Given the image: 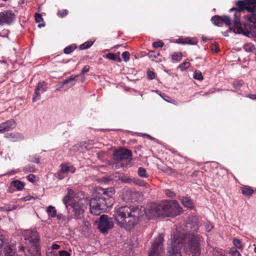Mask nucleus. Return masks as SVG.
I'll return each instance as SVG.
<instances>
[{
    "label": "nucleus",
    "instance_id": "nucleus-1",
    "mask_svg": "<svg viewBox=\"0 0 256 256\" xmlns=\"http://www.w3.org/2000/svg\"><path fill=\"white\" fill-rule=\"evenodd\" d=\"M182 212V209L176 200H164L159 204H152L146 208L142 206H124L116 212L115 220L121 228L130 230L138 224L139 219L150 220L156 217H174Z\"/></svg>",
    "mask_w": 256,
    "mask_h": 256
},
{
    "label": "nucleus",
    "instance_id": "nucleus-2",
    "mask_svg": "<svg viewBox=\"0 0 256 256\" xmlns=\"http://www.w3.org/2000/svg\"><path fill=\"white\" fill-rule=\"evenodd\" d=\"M237 8H232L230 10V12L235 10L234 20V32L236 34H242L247 36L250 33L254 28L253 24H242L240 22V12L244 10L249 12H253L256 10V0H244L236 2V4Z\"/></svg>",
    "mask_w": 256,
    "mask_h": 256
},
{
    "label": "nucleus",
    "instance_id": "nucleus-3",
    "mask_svg": "<svg viewBox=\"0 0 256 256\" xmlns=\"http://www.w3.org/2000/svg\"><path fill=\"white\" fill-rule=\"evenodd\" d=\"M68 194L63 198L62 201L67 208L69 205L72 206L73 212L77 218L81 219L84 216V200L75 198L74 196V191L70 188H68Z\"/></svg>",
    "mask_w": 256,
    "mask_h": 256
},
{
    "label": "nucleus",
    "instance_id": "nucleus-4",
    "mask_svg": "<svg viewBox=\"0 0 256 256\" xmlns=\"http://www.w3.org/2000/svg\"><path fill=\"white\" fill-rule=\"evenodd\" d=\"M202 242L200 236L193 234H190L188 246L184 248L185 253L192 256H200Z\"/></svg>",
    "mask_w": 256,
    "mask_h": 256
},
{
    "label": "nucleus",
    "instance_id": "nucleus-5",
    "mask_svg": "<svg viewBox=\"0 0 256 256\" xmlns=\"http://www.w3.org/2000/svg\"><path fill=\"white\" fill-rule=\"evenodd\" d=\"M183 238L180 234H176L168 248V256H182L180 250L182 246Z\"/></svg>",
    "mask_w": 256,
    "mask_h": 256
},
{
    "label": "nucleus",
    "instance_id": "nucleus-6",
    "mask_svg": "<svg viewBox=\"0 0 256 256\" xmlns=\"http://www.w3.org/2000/svg\"><path fill=\"white\" fill-rule=\"evenodd\" d=\"M107 205L103 199L92 198L90 202V212L94 215H100L106 210Z\"/></svg>",
    "mask_w": 256,
    "mask_h": 256
},
{
    "label": "nucleus",
    "instance_id": "nucleus-7",
    "mask_svg": "<svg viewBox=\"0 0 256 256\" xmlns=\"http://www.w3.org/2000/svg\"><path fill=\"white\" fill-rule=\"evenodd\" d=\"M163 236L159 235L152 244L148 256H164V251L162 248Z\"/></svg>",
    "mask_w": 256,
    "mask_h": 256
},
{
    "label": "nucleus",
    "instance_id": "nucleus-8",
    "mask_svg": "<svg viewBox=\"0 0 256 256\" xmlns=\"http://www.w3.org/2000/svg\"><path fill=\"white\" fill-rule=\"evenodd\" d=\"M114 224L111 218L106 215H102L98 221V228L100 231L104 234L113 228Z\"/></svg>",
    "mask_w": 256,
    "mask_h": 256
},
{
    "label": "nucleus",
    "instance_id": "nucleus-9",
    "mask_svg": "<svg viewBox=\"0 0 256 256\" xmlns=\"http://www.w3.org/2000/svg\"><path fill=\"white\" fill-rule=\"evenodd\" d=\"M24 237L32 246H36L40 240V236L36 231L34 230H26L24 232Z\"/></svg>",
    "mask_w": 256,
    "mask_h": 256
},
{
    "label": "nucleus",
    "instance_id": "nucleus-10",
    "mask_svg": "<svg viewBox=\"0 0 256 256\" xmlns=\"http://www.w3.org/2000/svg\"><path fill=\"white\" fill-rule=\"evenodd\" d=\"M47 83L44 81L38 83L36 87L34 94L32 98V102L40 100V92H44L46 90Z\"/></svg>",
    "mask_w": 256,
    "mask_h": 256
},
{
    "label": "nucleus",
    "instance_id": "nucleus-11",
    "mask_svg": "<svg viewBox=\"0 0 256 256\" xmlns=\"http://www.w3.org/2000/svg\"><path fill=\"white\" fill-rule=\"evenodd\" d=\"M211 20L214 25L218 26H222L223 23L229 26L231 24L230 17L226 16H215L212 18Z\"/></svg>",
    "mask_w": 256,
    "mask_h": 256
},
{
    "label": "nucleus",
    "instance_id": "nucleus-12",
    "mask_svg": "<svg viewBox=\"0 0 256 256\" xmlns=\"http://www.w3.org/2000/svg\"><path fill=\"white\" fill-rule=\"evenodd\" d=\"M116 160H121L128 159L132 156L130 151L126 149H120L116 150L113 154Z\"/></svg>",
    "mask_w": 256,
    "mask_h": 256
},
{
    "label": "nucleus",
    "instance_id": "nucleus-13",
    "mask_svg": "<svg viewBox=\"0 0 256 256\" xmlns=\"http://www.w3.org/2000/svg\"><path fill=\"white\" fill-rule=\"evenodd\" d=\"M14 20V15L10 12L4 11L0 12V24L11 23Z\"/></svg>",
    "mask_w": 256,
    "mask_h": 256
},
{
    "label": "nucleus",
    "instance_id": "nucleus-14",
    "mask_svg": "<svg viewBox=\"0 0 256 256\" xmlns=\"http://www.w3.org/2000/svg\"><path fill=\"white\" fill-rule=\"evenodd\" d=\"M102 194V197L100 199H103L104 202L108 198L112 197L114 193V190L112 188H109L106 189H102V192H100Z\"/></svg>",
    "mask_w": 256,
    "mask_h": 256
},
{
    "label": "nucleus",
    "instance_id": "nucleus-15",
    "mask_svg": "<svg viewBox=\"0 0 256 256\" xmlns=\"http://www.w3.org/2000/svg\"><path fill=\"white\" fill-rule=\"evenodd\" d=\"M182 204L190 209H193L194 208V204L192 200L189 197H184L181 200Z\"/></svg>",
    "mask_w": 256,
    "mask_h": 256
},
{
    "label": "nucleus",
    "instance_id": "nucleus-16",
    "mask_svg": "<svg viewBox=\"0 0 256 256\" xmlns=\"http://www.w3.org/2000/svg\"><path fill=\"white\" fill-rule=\"evenodd\" d=\"M244 50L248 52H252L256 55V48L251 42H246L243 46Z\"/></svg>",
    "mask_w": 256,
    "mask_h": 256
},
{
    "label": "nucleus",
    "instance_id": "nucleus-17",
    "mask_svg": "<svg viewBox=\"0 0 256 256\" xmlns=\"http://www.w3.org/2000/svg\"><path fill=\"white\" fill-rule=\"evenodd\" d=\"M6 132L9 131L16 127V122L13 120H8L2 123Z\"/></svg>",
    "mask_w": 256,
    "mask_h": 256
},
{
    "label": "nucleus",
    "instance_id": "nucleus-18",
    "mask_svg": "<svg viewBox=\"0 0 256 256\" xmlns=\"http://www.w3.org/2000/svg\"><path fill=\"white\" fill-rule=\"evenodd\" d=\"M46 211L49 217L55 218L56 216V210L54 206H50L46 207Z\"/></svg>",
    "mask_w": 256,
    "mask_h": 256
},
{
    "label": "nucleus",
    "instance_id": "nucleus-19",
    "mask_svg": "<svg viewBox=\"0 0 256 256\" xmlns=\"http://www.w3.org/2000/svg\"><path fill=\"white\" fill-rule=\"evenodd\" d=\"M60 167V170L64 173L68 172L69 171H70L71 173H74L75 172V168L72 166H68V164H62Z\"/></svg>",
    "mask_w": 256,
    "mask_h": 256
},
{
    "label": "nucleus",
    "instance_id": "nucleus-20",
    "mask_svg": "<svg viewBox=\"0 0 256 256\" xmlns=\"http://www.w3.org/2000/svg\"><path fill=\"white\" fill-rule=\"evenodd\" d=\"M12 184L18 190H22L24 189V184L19 180H14L12 182Z\"/></svg>",
    "mask_w": 256,
    "mask_h": 256
},
{
    "label": "nucleus",
    "instance_id": "nucleus-21",
    "mask_svg": "<svg viewBox=\"0 0 256 256\" xmlns=\"http://www.w3.org/2000/svg\"><path fill=\"white\" fill-rule=\"evenodd\" d=\"M5 256H18L16 250L11 246H8L4 250Z\"/></svg>",
    "mask_w": 256,
    "mask_h": 256
},
{
    "label": "nucleus",
    "instance_id": "nucleus-22",
    "mask_svg": "<svg viewBox=\"0 0 256 256\" xmlns=\"http://www.w3.org/2000/svg\"><path fill=\"white\" fill-rule=\"evenodd\" d=\"M251 12L250 14L244 16V18L248 22L255 24L256 23V12Z\"/></svg>",
    "mask_w": 256,
    "mask_h": 256
},
{
    "label": "nucleus",
    "instance_id": "nucleus-23",
    "mask_svg": "<svg viewBox=\"0 0 256 256\" xmlns=\"http://www.w3.org/2000/svg\"><path fill=\"white\" fill-rule=\"evenodd\" d=\"M242 194L245 196H250L254 192V190L247 186L242 188Z\"/></svg>",
    "mask_w": 256,
    "mask_h": 256
},
{
    "label": "nucleus",
    "instance_id": "nucleus-24",
    "mask_svg": "<svg viewBox=\"0 0 256 256\" xmlns=\"http://www.w3.org/2000/svg\"><path fill=\"white\" fill-rule=\"evenodd\" d=\"M5 137L12 142H16L20 138L18 134L14 133L7 134L5 135Z\"/></svg>",
    "mask_w": 256,
    "mask_h": 256
},
{
    "label": "nucleus",
    "instance_id": "nucleus-25",
    "mask_svg": "<svg viewBox=\"0 0 256 256\" xmlns=\"http://www.w3.org/2000/svg\"><path fill=\"white\" fill-rule=\"evenodd\" d=\"M197 44V40L196 38H184V44L195 45Z\"/></svg>",
    "mask_w": 256,
    "mask_h": 256
},
{
    "label": "nucleus",
    "instance_id": "nucleus-26",
    "mask_svg": "<svg viewBox=\"0 0 256 256\" xmlns=\"http://www.w3.org/2000/svg\"><path fill=\"white\" fill-rule=\"evenodd\" d=\"M35 20H36V22H37V23H40V22H43V18H42L41 14H35ZM44 26V24H38V26L39 28H41L42 26Z\"/></svg>",
    "mask_w": 256,
    "mask_h": 256
},
{
    "label": "nucleus",
    "instance_id": "nucleus-27",
    "mask_svg": "<svg viewBox=\"0 0 256 256\" xmlns=\"http://www.w3.org/2000/svg\"><path fill=\"white\" fill-rule=\"evenodd\" d=\"M138 176L141 178H148V175L146 174V170L145 168L140 167L138 169Z\"/></svg>",
    "mask_w": 256,
    "mask_h": 256
},
{
    "label": "nucleus",
    "instance_id": "nucleus-28",
    "mask_svg": "<svg viewBox=\"0 0 256 256\" xmlns=\"http://www.w3.org/2000/svg\"><path fill=\"white\" fill-rule=\"evenodd\" d=\"M106 57L110 60H116L118 62H120L121 61L120 58V57L116 58L115 54L113 53H108L106 56Z\"/></svg>",
    "mask_w": 256,
    "mask_h": 256
},
{
    "label": "nucleus",
    "instance_id": "nucleus-29",
    "mask_svg": "<svg viewBox=\"0 0 256 256\" xmlns=\"http://www.w3.org/2000/svg\"><path fill=\"white\" fill-rule=\"evenodd\" d=\"M93 44V42L92 41H87L83 44L80 46V50H85L90 48Z\"/></svg>",
    "mask_w": 256,
    "mask_h": 256
},
{
    "label": "nucleus",
    "instance_id": "nucleus-30",
    "mask_svg": "<svg viewBox=\"0 0 256 256\" xmlns=\"http://www.w3.org/2000/svg\"><path fill=\"white\" fill-rule=\"evenodd\" d=\"M233 244L236 248L239 249H242L244 248V245L242 242L238 239H234L233 240Z\"/></svg>",
    "mask_w": 256,
    "mask_h": 256
},
{
    "label": "nucleus",
    "instance_id": "nucleus-31",
    "mask_svg": "<svg viewBox=\"0 0 256 256\" xmlns=\"http://www.w3.org/2000/svg\"><path fill=\"white\" fill-rule=\"evenodd\" d=\"M173 60L176 62H179L182 60V54L180 52L174 53L172 56Z\"/></svg>",
    "mask_w": 256,
    "mask_h": 256
},
{
    "label": "nucleus",
    "instance_id": "nucleus-32",
    "mask_svg": "<svg viewBox=\"0 0 256 256\" xmlns=\"http://www.w3.org/2000/svg\"><path fill=\"white\" fill-rule=\"evenodd\" d=\"M76 48V46L74 45H72L66 47L64 50V52L66 54H70Z\"/></svg>",
    "mask_w": 256,
    "mask_h": 256
},
{
    "label": "nucleus",
    "instance_id": "nucleus-33",
    "mask_svg": "<svg viewBox=\"0 0 256 256\" xmlns=\"http://www.w3.org/2000/svg\"><path fill=\"white\" fill-rule=\"evenodd\" d=\"M243 84V82L241 80H235L232 83V86L235 89L240 90Z\"/></svg>",
    "mask_w": 256,
    "mask_h": 256
},
{
    "label": "nucleus",
    "instance_id": "nucleus-34",
    "mask_svg": "<svg viewBox=\"0 0 256 256\" xmlns=\"http://www.w3.org/2000/svg\"><path fill=\"white\" fill-rule=\"evenodd\" d=\"M194 78L196 80H202L204 79L202 73L200 71H195L193 74Z\"/></svg>",
    "mask_w": 256,
    "mask_h": 256
},
{
    "label": "nucleus",
    "instance_id": "nucleus-35",
    "mask_svg": "<svg viewBox=\"0 0 256 256\" xmlns=\"http://www.w3.org/2000/svg\"><path fill=\"white\" fill-rule=\"evenodd\" d=\"M23 172H34V166L33 165L27 166L23 168Z\"/></svg>",
    "mask_w": 256,
    "mask_h": 256
},
{
    "label": "nucleus",
    "instance_id": "nucleus-36",
    "mask_svg": "<svg viewBox=\"0 0 256 256\" xmlns=\"http://www.w3.org/2000/svg\"><path fill=\"white\" fill-rule=\"evenodd\" d=\"M190 66L189 62H184L179 66V68L182 71L186 70Z\"/></svg>",
    "mask_w": 256,
    "mask_h": 256
},
{
    "label": "nucleus",
    "instance_id": "nucleus-37",
    "mask_svg": "<svg viewBox=\"0 0 256 256\" xmlns=\"http://www.w3.org/2000/svg\"><path fill=\"white\" fill-rule=\"evenodd\" d=\"M230 254L231 256H241L240 253L236 248H230Z\"/></svg>",
    "mask_w": 256,
    "mask_h": 256
},
{
    "label": "nucleus",
    "instance_id": "nucleus-38",
    "mask_svg": "<svg viewBox=\"0 0 256 256\" xmlns=\"http://www.w3.org/2000/svg\"><path fill=\"white\" fill-rule=\"evenodd\" d=\"M134 182L136 184L140 186H146L147 184L140 180H135Z\"/></svg>",
    "mask_w": 256,
    "mask_h": 256
},
{
    "label": "nucleus",
    "instance_id": "nucleus-39",
    "mask_svg": "<svg viewBox=\"0 0 256 256\" xmlns=\"http://www.w3.org/2000/svg\"><path fill=\"white\" fill-rule=\"evenodd\" d=\"M130 53L128 52H124L122 54V56L124 60L126 62L128 61L130 59Z\"/></svg>",
    "mask_w": 256,
    "mask_h": 256
},
{
    "label": "nucleus",
    "instance_id": "nucleus-40",
    "mask_svg": "<svg viewBox=\"0 0 256 256\" xmlns=\"http://www.w3.org/2000/svg\"><path fill=\"white\" fill-rule=\"evenodd\" d=\"M46 256H58V255L51 249L47 248L46 250Z\"/></svg>",
    "mask_w": 256,
    "mask_h": 256
},
{
    "label": "nucleus",
    "instance_id": "nucleus-41",
    "mask_svg": "<svg viewBox=\"0 0 256 256\" xmlns=\"http://www.w3.org/2000/svg\"><path fill=\"white\" fill-rule=\"evenodd\" d=\"M68 14V11L66 10H58V16L61 18L66 16Z\"/></svg>",
    "mask_w": 256,
    "mask_h": 256
},
{
    "label": "nucleus",
    "instance_id": "nucleus-42",
    "mask_svg": "<svg viewBox=\"0 0 256 256\" xmlns=\"http://www.w3.org/2000/svg\"><path fill=\"white\" fill-rule=\"evenodd\" d=\"M28 160L30 162H36V164L40 163L39 158H37L36 156H30Z\"/></svg>",
    "mask_w": 256,
    "mask_h": 256
},
{
    "label": "nucleus",
    "instance_id": "nucleus-43",
    "mask_svg": "<svg viewBox=\"0 0 256 256\" xmlns=\"http://www.w3.org/2000/svg\"><path fill=\"white\" fill-rule=\"evenodd\" d=\"M119 180L124 182H128L130 181V178L124 175L119 176Z\"/></svg>",
    "mask_w": 256,
    "mask_h": 256
},
{
    "label": "nucleus",
    "instance_id": "nucleus-44",
    "mask_svg": "<svg viewBox=\"0 0 256 256\" xmlns=\"http://www.w3.org/2000/svg\"><path fill=\"white\" fill-rule=\"evenodd\" d=\"M164 192L165 194L168 197L172 198L174 196V193L170 190H168V189L165 190Z\"/></svg>",
    "mask_w": 256,
    "mask_h": 256
},
{
    "label": "nucleus",
    "instance_id": "nucleus-45",
    "mask_svg": "<svg viewBox=\"0 0 256 256\" xmlns=\"http://www.w3.org/2000/svg\"><path fill=\"white\" fill-rule=\"evenodd\" d=\"M164 43L162 42L161 41H158V42H153L152 44V46L154 48H161L162 46H164Z\"/></svg>",
    "mask_w": 256,
    "mask_h": 256
},
{
    "label": "nucleus",
    "instance_id": "nucleus-46",
    "mask_svg": "<svg viewBox=\"0 0 256 256\" xmlns=\"http://www.w3.org/2000/svg\"><path fill=\"white\" fill-rule=\"evenodd\" d=\"M77 77H78V75L71 76L68 78L66 79L64 81V84H67L70 81L74 80Z\"/></svg>",
    "mask_w": 256,
    "mask_h": 256
},
{
    "label": "nucleus",
    "instance_id": "nucleus-47",
    "mask_svg": "<svg viewBox=\"0 0 256 256\" xmlns=\"http://www.w3.org/2000/svg\"><path fill=\"white\" fill-rule=\"evenodd\" d=\"M36 178V176L32 174H30L27 176L28 180L31 182H35Z\"/></svg>",
    "mask_w": 256,
    "mask_h": 256
},
{
    "label": "nucleus",
    "instance_id": "nucleus-48",
    "mask_svg": "<svg viewBox=\"0 0 256 256\" xmlns=\"http://www.w3.org/2000/svg\"><path fill=\"white\" fill-rule=\"evenodd\" d=\"M213 256H225L221 250H214L213 252Z\"/></svg>",
    "mask_w": 256,
    "mask_h": 256
},
{
    "label": "nucleus",
    "instance_id": "nucleus-49",
    "mask_svg": "<svg viewBox=\"0 0 256 256\" xmlns=\"http://www.w3.org/2000/svg\"><path fill=\"white\" fill-rule=\"evenodd\" d=\"M90 70V66L88 65L85 66L81 71L80 74L84 75L86 72H88Z\"/></svg>",
    "mask_w": 256,
    "mask_h": 256
},
{
    "label": "nucleus",
    "instance_id": "nucleus-50",
    "mask_svg": "<svg viewBox=\"0 0 256 256\" xmlns=\"http://www.w3.org/2000/svg\"><path fill=\"white\" fill-rule=\"evenodd\" d=\"M155 74L152 71H148L147 72V76L148 78L150 80H152L154 78Z\"/></svg>",
    "mask_w": 256,
    "mask_h": 256
},
{
    "label": "nucleus",
    "instance_id": "nucleus-51",
    "mask_svg": "<svg viewBox=\"0 0 256 256\" xmlns=\"http://www.w3.org/2000/svg\"><path fill=\"white\" fill-rule=\"evenodd\" d=\"M59 256H70V254L66 250H60L58 252Z\"/></svg>",
    "mask_w": 256,
    "mask_h": 256
},
{
    "label": "nucleus",
    "instance_id": "nucleus-52",
    "mask_svg": "<svg viewBox=\"0 0 256 256\" xmlns=\"http://www.w3.org/2000/svg\"><path fill=\"white\" fill-rule=\"evenodd\" d=\"M204 227L208 232H210L213 228V226L212 224L206 223L204 224Z\"/></svg>",
    "mask_w": 256,
    "mask_h": 256
},
{
    "label": "nucleus",
    "instance_id": "nucleus-53",
    "mask_svg": "<svg viewBox=\"0 0 256 256\" xmlns=\"http://www.w3.org/2000/svg\"><path fill=\"white\" fill-rule=\"evenodd\" d=\"M60 248V246L58 244H52L50 248H48L51 249L53 251V250H58V248Z\"/></svg>",
    "mask_w": 256,
    "mask_h": 256
},
{
    "label": "nucleus",
    "instance_id": "nucleus-54",
    "mask_svg": "<svg viewBox=\"0 0 256 256\" xmlns=\"http://www.w3.org/2000/svg\"><path fill=\"white\" fill-rule=\"evenodd\" d=\"M20 172V170H12L10 172H9L7 174L8 175H12V174H14L16 173H18Z\"/></svg>",
    "mask_w": 256,
    "mask_h": 256
},
{
    "label": "nucleus",
    "instance_id": "nucleus-55",
    "mask_svg": "<svg viewBox=\"0 0 256 256\" xmlns=\"http://www.w3.org/2000/svg\"><path fill=\"white\" fill-rule=\"evenodd\" d=\"M64 84V82H62V84H58L57 85V88H56V90H58V91H60L62 90V88H63V86L64 84Z\"/></svg>",
    "mask_w": 256,
    "mask_h": 256
},
{
    "label": "nucleus",
    "instance_id": "nucleus-56",
    "mask_svg": "<svg viewBox=\"0 0 256 256\" xmlns=\"http://www.w3.org/2000/svg\"><path fill=\"white\" fill-rule=\"evenodd\" d=\"M3 124H0V133H4L6 132L4 126Z\"/></svg>",
    "mask_w": 256,
    "mask_h": 256
},
{
    "label": "nucleus",
    "instance_id": "nucleus-57",
    "mask_svg": "<svg viewBox=\"0 0 256 256\" xmlns=\"http://www.w3.org/2000/svg\"><path fill=\"white\" fill-rule=\"evenodd\" d=\"M178 44H184V38H180L176 40Z\"/></svg>",
    "mask_w": 256,
    "mask_h": 256
},
{
    "label": "nucleus",
    "instance_id": "nucleus-58",
    "mask_svg": "<svg viewBox=\"0 0 256 256\" xmlns=\"http://www.w3.org/2000/svg\"><path fill=\"white\" fill-rule=\"evenodd\" d=\"M212 50L215 52H218L219 50V48L218 46H214L213 48H212Z\"/></svg>",
    "mask_w": 256,
    "mask_h": 256
},
{
    "label": "nucleus",
    "instance_id": "nucleus-59",
    "mask_svg": "<svg viewBox=\"0 0 256 256\" xmlns=\"http://www.w3.org/2000/svg\"><path fill=\"white\" fill-rule=\"evenodd\" d=\"M248 97L250 99L256 100V94H249Z\"/></svg>",
    "mask_w": 256,
    "mask_h": 256
},
{
    "label": "nucleus",
    "instance_id": "nucleus-60",
    "mask_svg": "<svg viewBox=\"0 0 256 256\" xmlns=\"http://www.w3.org/2000/svg\"><path fill=\"white\" fill-rule=\"evenodd\" d=\"M58 220H61L62 218V214H56V216Z\"/></svg>",
    "mask_w": 256,
    "mask_h": 256
},
{
    "label": "nucleus",
    "instance_id": "nucleus-61",
    "mask_svg": "<svg viewBox=\"0 0 256 256\" xmlns=\"http://www.w3.org/2000/svg\"><path fill=\"white\" fill-rule=\"evenodd\" d=\"M213 92V91H210V92H206V93H204V94H202V96H207L208 95V94H210V93H212Z\"/></svg>",
    "mask_w": 256,
    "mask_h": 256
},
{
    "label": "nucleus",
    "instance_id": "nucleus-62",
    "mask_svg": "<svg viewBox=\"0 0 256 256\" xmlns=\"http://www.w3.org/2000/svg\"><path fill=\"white\" fill-rule=\"evenodd\" d=\"M24 201H27V200H30V198H28V196H26V197H25L24 198Z\"/></svg>",
    "mask_w": 256,
    "mask_h": 256
},
{
    "label": "nucleus",
    "instance_id": "nucleus-63",
    "mask_svg": "<svg viewBox=\"0 0 256 256\" xmlns=\"http://www.w3.org/2000/svg\"><path fill=\"white\" fill-rule=\"evenodd\" d=\"M127 193L130 194H132V191H130V190H128V192H127Z\"/></svg>",
    "mask_w": 256,
    "mask_h": 256
},
{
    "label": "nucleus",
    "instance_id": "nucleus-64",
    "mask_svg": "<svg viewBox=\"0 0 256 256\" xmlns=\"http://www.w3.org/2000/svg\"><path fill=\"white\" fill-rule=\"evenodd\" d=\"M24 248H24V247H23V246H22V247L20 248V249H21V250H22V251L24 250Z\"/></svg>",
    "mask_w": 256,
    "mask_h": 256
}]
</instances>
